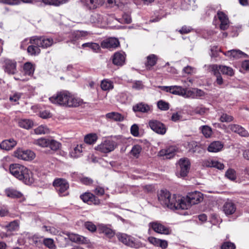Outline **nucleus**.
<instances>
[{
	"label": "nucleus",
	"instance_id": "obj_46",
	"mask_svg": "<svg viewBox=\"0 0 249 249\" xmlns=\"http://www.w3.org/2000/svg\"><path fill=\"white\" fill-rule=\"evenodd\" d=\"M45 5L59 6L65 2V0H41Z\"/></svg>",
	"mask_w": 249,
	"mask_h": 249
},
{
	"label": "nucleus",
	"instance_id": "obj_15",
	"mask_svg": "<svg viewBox=\"0 0 249 249\" xmlns=\"http://www.w3.org/2000/svg\"><path fill=\"white\" fill-rule=\"evenodd\" d=\"M4 192L6 196L9 198L13 199L21 198L22 201L25 200V198L22 193L14 188H6Z\"/></svg>",
	"mask_w": 249,
	"mask_h": 249
},
{
	"label": "nucleus",
	"instance_id": "obj_22",
	"mask_svg": "<svg viewBox=\"0 0 249 249\" xmlns=\"http://www.w3.org/2000/svg\"><path fill=\"white\" fill-rule=\"evenodd\" d=\"M236 210V205L231 201L226 202L223 206V211L227 215L232 214L235 213Z\"/></svg>",
	"mask_w": 249,
	"mask_h": 249
},
{
	"label": "nucleus",
	"instance_id": "obj_45",
	"mask_svg": "<svg viewBox=\"0 0 249 249\" xmlns=\"http://www.w3.org/2000/svg\"><path fill=\"white\" fill-rule=\"evenodd\" d=\"M220 70L221 72L226 75H228L229 76H232L234 74V71L233 69L230 67L220 65Z\"/></svg>",
	"mask_w": 249,
	"mask_h": 249
},
{
	"label": "nucleus",
	"instance_id": "obj_52",
	"mask_svg": "<svg viewBox=\"0 0 249 249\" xmlns=\"http://www.w3.org/2000/svg\"><path fill=\"white\" fill-rule=\"evenodd\" d=\"M43 243L45 246L50 249H56V246L54 243V241L51 238L44 239Z\"/></svg>",
	"mask_w": 249,
	"mask_h": 249
},
{
	"label": "nucleus",
	"instance_id": "obj_16",
	"mask_svg": "<svg viewBox=\"0 0 249 249\" xmlns=\"http://www.w3.org/2000/svg\"><path fill=\"white\" fill-rule=\"evenodd\" d=\"M178 164L180 168V176L181 177L186 176L190 168L191 163L190 160L186 158H181L179 160Z\"/></svg>",
	"mask_w": 249,
	"mask_h": 249
},
{
	"label": "nucleus",
	"instance_id": "obj_38",
	"mask_svg": "<svg viewBox=\"0 0 249 249\" xmlns=\"http://www.w3.org/2000/svg\"><path fill=\"white\" fill-rule=\"evenodd\" d=\"M23 71L26 75H32L35 71V67L30 62H26L23 66Z\"/></svg>",
	"mask_w": 249,
	"mask_h": 249
},
{
	"label": "nucleus",
	"instance_id": "obj_49",
	"mask_svg": "<svg viewBox=\"0 0 249 249\" xmlns=\"http://www.w3.org/2000/svg\"><path fill=\"white\" fill-rule=\"evenodd\" d=\"M95 0H81V2L88 9L90 10L95 9L96 8V5L95 2Z\"/></svg>",
	"mask_w": 249,
	"mask_h": 249
},
{
	"label": "nucleus",
	"instance_id": "obj_55",
	"mask_svg": "<svg viewBox=\"0 0 249 249\" xmlns=\"http://www.w3.org/2000/svg\"><path fill=\"white\" fill-rule=\"evenodd\" d=\"M157 106L159 108L162 110H167L169 108V104L162 100L158 101Z\"/></svg>",
	"mask_w": 249,
	"mask_h": 249
},
{
	"label": "nucleus",
	"instance_id": "obj_29",
	"mask_svg": "<svg viewBox=\"0 0 249 249\" xmlns=\"http://www.w3.org/2000/svg\"><path fill=\"white\" fill-rule=\"evenodd\" d=\"M223 143L220 141H214L211 142L207 148L210 152L216 153L220 151L223 148Z\"/></svg>",
	"mask_w": 249,
	"mask_h": 249
},
{
	"label": "nucleus",
	"instance_id": "obj_44",
	"mask_svg": "<svg viewBox=\"0 0 249 249\" xmlns=\"http://www.w3.org/2000/svg\"><path fill=\"white\" fill-rule=\"evenodd\" d=\"M142 150V148L141 145L138 144L134 145L130 151V153L133 156L136 158H138L139 157Z\"/></svg>",
	"mask_w": 249,
	"mask_h": 249
},
{
	"label": "nucleus",
	"instance_id": "obj_20",
	"mask_svg": "<svg viewBox=\"0 0 249 249\" xmlns=\"http://www.w3.org/2000/svg\"><path fill=\"white\" fill-rule=\"evenodd\" d=\"M147 241L156 247H160L162 249L167 248L168 246V242L164 240L158 239L154 237L150 236L147 238Z\"/></svg>",
	"mask_w": 249,
	"mask_h": 249
},
{
	"label": "nucleus",
	"instance_id": "obj_32",
	"mask_svg": "<svg viewBox=\"0 0 249 249\" xmlns=\"http://www.w3.org/2000/svg\"><path fill=\"white\" fill-rule=\"evenodd\" d=\"M224 54L230 58H238L242 55L246 54L239 50H231L228 51L224 53Z\"/></svg>",
	"mask_w": 249,
	"mask_h": 249
},
{
	"label": "nucleus",
	"instance_id": "obj_26",
	"mask_svg": "<svg viewBox=\"0 0 249 249\" xmlns=\"http://www.w3.org/2000/svg\"><path fill=\"white\" fill-rule=\"evenodd\" d=\"M176 149L174 146H170L167 148L160 150L159 153L160 156L165 157L166 159H171L173 158L176 154Z\"/></svg>",
	"mask_w": 249,
	"mask_h": 249
},
{
	"label": "nucleus",
	"instance_id": "obj_48",
	"mask_svg": "<svg viewBox=\"0 0 249 249\" xmlns=\"http://www.w3.org/2000/svg\"><path fill=\"white\" fill-rule=\"evenodd\" d=\"M34 131L36 134H45L49 132V129L46 126L41 125L36 128Z\"/></svg>",
	"mask_w": 249,
	"mask_h": 249
},
{
	"label": "nucleus",
	"instance_id": "obj_18",
	"mask_svg": "<svg viewBox=\"0 0 249 249\" xmlns=\"http://www.w3.org/2000/svg\"><path fill=\"white\" fill-rule=\"evenodd\" d=\"M133 110L135 112H140L147 113L152 110V106L143 102L139 103L133 106Z\"/></svg>",
	"mask_w": 249,
	"mask_h": 249
},
{
	"label": "nucleus",
	"instance_id": "obj_33",
	"mask_svg": "<svg viewBox=\"0 0 249 249\" xmlns=\"http://www.w3.org/2000/svg\"><path fill=\"white\" fill-rule=\"evenodd\" d=\"M29 43L31 44L28 47L27 52L31 55H36L40 53L39 46L31 42V37L30 39Z\"/></svg>",
	"mask_w": 249,
	"mask_h": 249
},
{
	"label": "nucleus",
	"instance_id": "obj_60",
	"mask_svg": "<svg viewBox=\"0 0 249 249\" xmlns=\"http://www.w3.org/2000/svg\"><path fill=\"white\" fill-rule=\"evenodd\" d=\"M235 248L234 244L229 241L224 242L221 246V249H235Z\"/></svg>",
	"mask_w": 249,
	"mask_h": 249
},
{
	"label": "nucleus",
	"instance_id": "obj_43",
	"mask_svg": "<svg viewBox=\"0 0 249 249\" xmlns=\"http://www.w3.org/2000/svg\"><path fill=\"white\" fill-rule=\"evenodd\" d=\"M41 230L43 231L47 232L53 235H56L59 232V231L57 229L50 226L44 225L42 227Z\"/></svg>",
	"mask_w": 249,
	"mask_h": 249
},
{
	"label": "nucleus",
	"instance_id": "obj_50",
	"mask_svg": "<svg viewBox=\"0 0 249 249\" xmlns=\"http://www.w3.org/2000/svg\"><path fill=\"white\" fill-rule=\"evenodd\" d=\"M225 177L231 180H235L236 179L235 171L232 169H229L225 173Z\"/></svg>",
	"mask_w": 249,
	"mask_h": 249
},
{
	"label": "nucleus",
	"instance_id": "obj_64",
	"mask_svg": "<svg viewBox=\"0 0 249 249\" xmlns=\"http://www.w3.org/2000/svg\"><path fill=\"white\" fill-rule=\"evenodd\" d=\"M95 195L98 196H102L105 194V189L104 188L97 186L93 190Z\"/></svg>",
	"mask_w": 249,
	"mask_h": 249
},
{
	"label": "nucleus",
	"instance_id": "obj_27",
	"mask_svg": "<svg viewBox=\"0 0 249 249\" xmlns=\"http://www.w3.org/2000/svg\"><path fill=\"white\" fill-rule=\"evenodd\" d=\"M17 144L16 141L13 139L5 140L0 144V148L1 149L9 151L12 149Z\"/></svg>",
	"mask_w": 249,
	"mask_h": 249
},
{
	"label": "nucleus",
	"instance_id": "obj_19",
	"mask_svg": "<svg viewBox=\"0 0 249 249\" xmlns=\"http://www.w3.org/2000/svg\"><path fill=\"white\" fill-rule=\"evenodd\" d=\"M25 166L17 163L12 164L9 166L10 173L16 178L20 177L19 175L23 172Z\"/></svg>",
	"mask_w": 249,
	"mask_h": 249
},
{
	"label": "nucleus",
	"instance_id": "obj_10",
	"mask_svg": "<svg viewBox=\"0 0 249 249\" xmlns=\"http://www.w3.org/2000/svg\"><path fill=\"white\" fill-rule=\"evenodd\" d=\"M80 198L84 202L89 205H99L101 204V200L98 197L89 192L81 194Z\"/></svg>",
	"mask_w": 249,
	"mask_h": 249
},
{
	"label": "nucleus",
	"instance_id": "obj_57",
	"mask_svg": "<svg viewBox=\"0 0 249 249\" xmlns=\"http://www.w3.org/2000/svg\"><path fill=\"white\" fill-rule=\"evenodd\" d=\"M81 39L80 31H74L71 33V42L74 44L77 40Z\"/></svg>",
	"mask_w": 249,
	"mask_h": 249
},
{
	"label": "nucleus",
	"instance_id": "obj_61",
	"mask_svg": "<svg viewBox=\"0 0 249 249\" xmlns=\"http://www.w3.org/2000/svg\"><path fill=\"white\" fill-rule=\"evenodd\" d=\"M207 109L202 106H198L194 109V112L196 114L203 115L206 113Z\"/></svg>",
	"mask_w": 249,
	"mask_h": 249
},
{
	"label": "nucleus",
	"instance_id": "obj_30",
	"mask_svg": "<svg viewBox=\"0 0 249 249\" xmlns=\"http://www.w3.org/2000/svg\"><path fill=\"white\" fill-rule=\"evenodd\" d=\"M228 128L231 131L237 133L242 136L245 137L247 136L248 134L247 131L246 130L245 128L238 124H230L228 126Z\"/></svg>",
	"mask_w": 249,
	"mask_h": 249
},
{
	"label": "nucleus",
	"instance_id": "obj_31",
	"mask_svg": "<svg viewBox=\"0 0 249 249\" xmlns=\"http://www.w3.org/2000/svg\"><path fill=\"white\" fill-rule=\"evenodd\" d=\"M100 233H104L107 238L111 239L115 235L114 231L105 225H100L98 228Z\"/></svg>",
	"mask_w": 249,
	"mask_h": 249
},
{
	"label": "nucleus",
	"instance_id": "obj_47",
	"mask_svg": "<svg viewBox=\"0 0 249 249\" xmlns=\"http://www.w3.org/2000/svg\"><path fill=\"white\" fill-rule=\"evenodd\" d=\"M83 48L89 47L95 52H98L100 50V46L96 43L88 42L85 43L82 45Z\"/></svg>",
	"mask_w": 249,
	"mask_h": 249
},
{
	"label": "nucleus",
	"instance_id": "obj_2",
	"mask_svg": "<svg viewBox=\"0 0 249 249\" xmlns=\"http://www.w3.org/2000/svg\"><path fill=\"white\" fill-rule=\"evenodd\" d=\"M203 199L202 194L198 191L189 193L186 197L180 196V210H187L192 205L200 203Z\"/></svg>",
	"mask_w": 249,
	"mask_h": 249
},
{
	"label": "nucleus",
	"instance_id": "obj_28",
	"mask_svg": "<svg viewBox=\"0 0 249 249\" xmlns=\"http://www.w3.org/2000/svg\"><path fill=\"white\" fill-rule=\"evenodd\" d=\"M125 62V55L124 52L115 53L113 55L112 62L117 66H122Z\"/></svg>",
	"mask_w": 249,
	"mask_h": 249
},
{
	"label": "nucleus",
	"instance_id": "obj_56",
	"mask_svg": "<svg viewBox=\"0 0 249 249\" xmlns=\"http://www.w3.org/2000/svg\"><path fill=\"white\" fill-rule=\"evenodd\" d=\"M219 120L221 122L229 123L233 121V117L226 113H223L220 116Z\"/></svg>",
	"mask_w": 249,
	"mask_h": 249
},
{
	"label": "nucleus",
	"instance_id": "obj_63",
	"mask_svg": "<svg viewBox=\"0 0 249 249\" xmlns=\"http://www.w3.org/2000/svg\"><path fill=\"white\" fill-rule=\"evenodd\" d=\"M130 131L133 136L135 137L138 136L139 135L138 126L136 124H133L131 127Z\"/></svg>",
	"mask_w": 249,
	"mask_h": 249
},
{
	"label": "nucleus",
	"instance_id": "obj_11",
	"mask_svg": "<svg viewBox=\"0 0 249 249\" xmlns=\"http://www.w3.org/2000/svg\"><path fill=\"white\" fill-rule=\"evenodd\" d=\"M148 124L151 129L157 133L163 135L166 132V128L164 124L159 121L150 120Z\"/></svg>",
	"mask_w": 249,
	"mask_h": 249
},
{
	"label": "nucleus",
	"instance_id": "obj_7",
	"mask_svg": "<svg viewBox=\"0 0 249 249\" xmlns=\"http://www.w3.org/2000/svg\"><path fill=\"white\" fill-rule=\"evenodd\" d=\"M53 184L60 196H66L68 195L67 191L69 188V184L65 179L56 178L54 180Z\"/></svg>",
	"mask_w": 249,
	"mask_h": 249
},
{
	"label": "nucleus",
	"instance_id": "obj_54",
	"mask_svg": "<svg viewBox=\"0 0 249 249\" xmlns=\"http://www.w3.org/2000/svg\"><path fill=\"white\" fill-rule=\"evenodd\" d=\"M49 145L48 146L53 150L55 151L58 149L60 146V143L54 140L49 139Z\"/></svg>",
	"mask_w": 249,
	"mask_h": 249
},
{
	"label": "nucleus",
	"instance_id": "obj_36",
	"mask_svg": "<svg viewBox=\"0 0 249 249\" xmlns=\"http://www.w3.org/2000/svg\"><path fill=\"white\" fill-rule=\"evenodd\" d=\"M83 152V146L82 144L77 145L70 152L71 157L77 158L82 155Z\"/></svg>",
	"mask_w": 249,
	"mask_h": 249
},
{
	"label": "nucleus",
	"instance_id": "obj_3",
	"mask_svg": "<svg viewBox=\"0 0 249 249\" xmlns=\"http://www.w3.org/2000/svg\"><path fill=\"white\" fill-rule=\"evenodd\" d=\"M116 235L120 242L127 246L136 249L142 247L141 242L126 233L118 232L116 233Z\"/></svg>",
	"mask_w": 249,
	"mask_h": 249
},
{
	"label": "nucleus",
	"instance_id": "obj_13",
	"mask_svg": "<svg viewBox=\"0 0 249 249\" xmlns=\"http://www.w3.org/2000/svg\"><path fill=\"white\" fill-rule=\"evenodd\" d=\"M149 226L154 231L159 233L169 234L171 232L169 228L158 221L150 223Z\"/></svg>",
	"mask_w": 249,
	"mask_h": 249
},
{
	"label": "nucleus",
	"instance_id": "obj_42",
	"mask_svg": "<svg viewBox=\"0 0 249 249\" xmlns=\"http://www.w3.org/2000/svg\"><path fill=\"white\" fill-rule=\"evenodd\" d=\"M199 129L206 138H210L212 135V128L208 125L201 126Z\"/></svg>",
	"mask_w": 249,
	"mask_h": 249
},
{
	"label": "nucleus",
	"instance_id": "obj_24",
	"mask_svg": "<svg viewBox=\"0 0 249 249\" xmlns=\"http://www.w3.org/2000/svg\"><path fill=\"white\" fill-rule=\"evenodd\" d=\"M106 119L114 122H123L124 119V116L117 112H111L105 115Z\"/></svg>",
	"mask_w": 249,
	"mask_h": 249
},
{
	"label": "nucleus",
	"instance_id": "obj_8",
	"mask_svg": "<svg viewBox=\"0 0 249 249\" xmlns=\"http://www.w3.org/2000/svg\"><path fill=\"white\" fill-rule=\"evenodd\" d=\"M31 42L42 48H47L55 43L53 38L45 36H33L31 37Z\"/></svg>",
	"mask_w": 249,
	"mask_h": 249
},
{
	"label": "nucleus",
	"instance_id": "obj_1",
	"mask_svg": "<svg viewBox=\"0 0 249 249\" xmlns=\"http://www.w3.org/2000/svg\"><path fill=\"white\" fill-rule=\"evenodd\" d=\"M158 200L164 207L171 210H180V196L171 194L166 190H161L158 195Z\"/></svg>",
	"mask_w": 249,
	"mask_h": 249
},
{
	"label": "nucleus",
	"instance_id": "obj_62",
	"mask_svg": "<svg viewBox=\"0 0 249 249\" xmlns=\"http://www.w3.org/2000/svg\"><path fill=\"white\" fill-rule=\"evenodd\" d=\"M191 91L192 92L190 93L189 94V97L191 96L193 93H195L196 96L198 97L204 96L205 94L204 91L198 89H194V90Z\"/></svg>",
	"mask_w": 249,
	"mask_h": 249
},
{
	"label": "nucleus",
	"instance_id": "obj_53",
	"mask_svg": "<svg viewBox=\"0 0 249 249\" xmlns=\"http://www.w3.org/2000/svg\"><path fill=\"white\" fill-rule=\"evenodd\" d=\"M209 68L210 71L211 72V73L215 76L220 75L219 72V71H220V65L213 64L210 66Z\"/></svg>",
	"mask_w": 249,
	"mask_h": 249
},
{
	"label": "nucleus",
	"instance_id": "obj_21",
	"mask_svg": "<svg viewBox=\"0 0 249 249\" xmlns=\"http://www.w3.org/2000/svg\"><path fill=\"white\" fill-rule=\"evenodd\" d=\"M63 233L66 234L70 240L72 242L82 244L86 243L87 242V240L85 237L79 234L69 232H64Z\"/></svg>",
	"mask_w": 249,
	"mask_h": 249
},
{
	"label": "nucleus",
	"instance_id": "obj_14",
	"mask_svg": "<svg viewBox=\"0 0 249 249\" xmlns=\"http://www.w3.org/2000/svg\"><path fill=\"white\" fill-rule=\"evenodd\" d=\"M120 45L118 39L115 37H109L103 40L101 43V47L103 49H114Z\"/></svg>",
	"mask_w": 249,
	"mask_h": 249
},
{
	"label": "nucleus",
	"instance_id": "obj_6",
	"mask_svg": "<svg viewBox=\"0 0 249 249\" xmlns=\"http://www.w3.org/2000/svg\"><path fill=\"white\" fill-rule=\"evenodd\" d=\"M159 88L161 90L170 92L173 94L178 95L184 97H189V94L192 92L191 90H187L180 86H160Z\"/></svg>",
	"mask_w": 249,
	"mask_h": 249
},
{
	"label": "nucleus",
	"instance_id": "obj_12",
	"mask_svg": "<svg viewBox=\"0 0 249 249\" xmlns=\"http://www.w3.org/2000/svg\"><path fill=\"white\" fill-rule=\"evenodd\" d=\"M20 177H17L16 178L22 181L27 185H30L34 182V178L32 172L25 166L23 172L20 173Z\"/></svg>",
	"mask_w": 249,
	"mask_h": 249
},
{
	"label": "nucleus",
	"instance_id": "obj_51",
	"mask_svg": "<svg viewBox=\"0 0 249 249\" xmlns=\"http://www.w3.org/2000/svg\"><path fill=\"white\" fill-rule=\"evenodd\" d=\"M90 21L94 23H99L102 22L103 17L99 14L94 13L90 18Z\"/></svg>",
	"mask_w": 249,
	"mask_h": 249
},
{
	"label": "nucleus",
	"instance_id": "obj_37",
	"mask_svg": "<svg viewBox=\"0 0 249 249\" xmlns=\"http://www.w3.org/2000/svg\"><path fill=\"white\" fill-rule=\"evenodd\" d=\"M98 140V136L95 133H89L84 137V142L89 144L95 143Z\"/></svg>",
	"mask_w": 249,
	"mask_h": 249
},
{
	"label": "nucleus",
	"instance_id": "obj_23",
	"mask_svg": "<svg viewBox=\"0 0 249 249\" xmlns=\"http://www.w3.org/2000/svg\"><path fill=\"white\" fill-rule=\"evenodd\" d=\"M217 15L221 22L220 28L223 30L227 29L229 26V21L227 16L222 12H218Z\"/></svg>",
	"mask_w": 249,
	"mask_h": 249
},
{
	"label": "nucleus",
	"instance_id": "obj_58",
	"mask_svg": "<svg viewBox=\"0 0 249 249\" xmlns=\"http://www.w3.org/2000/svg\"><path fill=\"white\" fill-rule=\"evenodd\" d=\"M85 227L91 232H94L96 231L97 228L96 226L91 222H86L84 224Z\"/></svg>",
	"mask_w": 249,
	"mask_h": 249
},
{
	"label": "nucleus",
	"instance_id": "obj_4",
	"mask_svg": "<svg viewBox=\"0 0 249 249\" xmlns=\"http://www.w3.org/2000/svg\"><path fill=\"white\" fill-rule=\"evenodd\" d=\"M70 93L68 91H62L56 93L49 98L50 101L55 105L67 107Z\"/></svg>",
	"mask_w": 249,
	"mask_h": 249
},
{
	"label": "nucleus",
	"instance_id": "obj_41",
	"mask_svg": "<svg viewBox=\"0 0 249 249\" xmlns=\"http://www.w3.org/2000/svg\"><path fill=\"white\" fill-rule=\"evenodd\" d=\"M49 139L46 138H40L35 140L34 141V143L36 145H38L41 147H48L49 145Z\"/></svg>",
	"mask_w": 249,
	"mask_h": 249
},
{
	"label": "nucleus",
	"instance_id": "obj_25",
	"mask_svg": "<svg viewBox=\"0 0 249 249\" xmlns=\"http://www.w3.org/2000/svg\"><path fill=\"white\" fill-rule=\"evenodd\" d=\"M83 103L82 99L70 93L67 107H77L82 105Z\"/></svg>",
	"mask_w": 249,
	"mask_h": 249
},
{
	"label": "nucleus",
	"instance_id": "obj_9",
	"mask_svg": "<svg viewBox=\"0 0 249 249\" xmlns=\"http://www.w3.org/2000/svg\"><path fill=\"white\" fill-rule=\"evenodd\" d=\"M14 156L23 160H32L35 158V154L30 150H23L21 148H18L14 152Z\"/></svg>",
	"mask_w": 249,
	"mask_h": 249
},
{
	"label": "nucleus",
	"instance_id": "obj_34",
	"mask_svg": "<svg viewBox=\"0 0 249 249\" xmlns=\"http://www.w3.org/2000/svg\"><path fill=\"white\" fill-rule=\"evenodd\" d=\"M158 60L157 56L151 54L147 57V62L145 63V66L147 70H150L152 67L156 65Z\"/></svg>",
	"mask_w": 249,
	"mask_h": 249
},
{
	"label": "nucleus",
	"instance_id": "obj_5",
	"mask_svg": "<svg viewBox=\"0 0 249 249\" xmlns=\"http://www.w3.org/2000/svg\"><path fill=\"white\" fill-rule=\"evenodd\" d=\"M117 147L115 141L110 139H106L95 147V150L100 153L107 154L113 151Z\"/></svg>",
	"mask_w": 249,
	"mask_h": 249
},
{
	"label": "nucleus",
	"instance_id": "obj_35",
	"mask_svg": "<svg viewBox=\"0 0 249 249\" xmlns=\"http://www.w3.org/2000/svg\"><path fill=\"white\" fill-rule=\"evenodd\" d=\"M18 124L20 127L29 129L33 127L34 123L31 120L23 119L18 120Z\"/></svg>",
	"mask_w": 249,
	"mask_h": 249
},
{
	"label": "nucleus",
	"instance_id": "obj_40",
	"mask_svg": "<svg viewBox=\"0 0 249 249\" xmlns=\"http://www.w3.org/2000/svg\"><path fill=\"white\" fill-rule=\"evenodd\" d=\"M101 87L104 90H110L113 88V84L110 80L104 79L101 82Z\"/></svg>",
	"mask_w": 249,
	"mask_h": 249
},
{
	"label": "nucleus",
	"instance_id": "obj_39",
	"mask_svg": "<svg viewBox=\"0 0 249 249\" xmlns=\"http://www.w3.org/2000/svg\"><path fill=\"white\" fill-rule=\"evenodd\" d=\"M5 228L7 231L13 232L17 231L19 229V222L17 220H14L5 226Z\"/></svg>",
	"mask_w": 249,
	"mask_h": 249
},
{
	"label": "nucleus",
	"instance_id": "obj_17",
	"mask_svg": "<svg viewBox=\"0 0 249 249\" xmlns=\"http://www.w3.org/2000/svg\"><path fill=\"white\" fill-rule=\"evenodd\" d=\"M16 62L14 61L6 59L3 63L4 71L9 74H14L16 72Z\"/></svg>",
	"mask_w": 249,
	"mask_h": 249
},
{
	"label": "nucleus",
	"instance_id": "obj_59",
	"mask_svg": "<svg viewBox=\"0 0 249 249\" xmlns=\"http://www.w3.org/2000/svg\"><path fill=\"white\" fill-rule=\"evenodd\" d=\"M193 29L190 27L186 25L183 26L178 31L180 34H186L190 33L193 31Z\"/></svg>",
	"mask_w": 249,
	"mask_h": 249
}]
</instances>
